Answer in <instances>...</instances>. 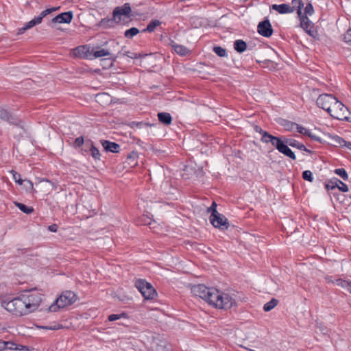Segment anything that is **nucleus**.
I'll return each instance as SVG.
<instances>
[{"mask_svg": "<svg viewBox=\"0 0 351 351\" xmlns=\"http://www.w3.org/2000/svg\"><path fill=\"white\" fill-rule=\"evenodd\" d=\"M43 300L38 291H28L10 301H3L2 307L16 316H23L36 311Z\"/></svg>", "mask_w": 351, "mask_h": 351, "instance_id": "nucleus-1", "label": "nucleus"}, {"mask_svg": "<svg viewBox=\"0 0 351 351\" xmlns=\"http://www.w3.org/2000/svg\"><path fill=\"white\" fill-rule=\"evenodd\" d=\"M272 8L280 14L291 13L295 11L300 21L298 27L307 33V5L304 6L302 0H292L291 5L285 3L274 4Z\"/></svg>", "mask_w": 351, "mask_h": 351, "instance_id": "nucleus-2", "label": "nucleus"}, {"mask_svg": "<svg viewBox=\"0 0 351 351\" xmlns=\"http://www.w3.org/2000/svg\"><path fill=\"white\" fill-rule=\"evenodd\" d=\"M213 291L211 306L219 309L228 310L237 306L235 298L228 293L215 289Z\"/></svg>", "mask_w": 351, "mask_h": 351, "instance_id": "nucleus-3", "label": "nucleus"}, {"mask_svg": "<svg viewBox=\"0 0 351 351\" xmlns=\"http://www.w3.org/2000/svg\"><path fill=\"white\" fill-rule=\"evenodd\" d=\"M328 113L334 119L351 121V113L348 108L336 97L333 101Z\"/></svg>", "mask_w": 351, "mask_h": 351, "instance_id": "nucleus-4", "label": "nucleus"}, {"mask_svg": "<svg viewBox=\"0 0 351 351\" xmlns=\"http://www.w3.org/2000/svg\"><path fill=\"white\" fill-rule=\"evenodd\" d=\"M77 300L76 294L71 291H65L49 307V311L56 312L60 308L73 304Z\"/></svg>", "mask_w": 351, "mask_h": 351, "instance_id": "nucleus-5", "label": "nucleus"}, {"mask_svg": "<svg viewBox=\"0 0 351 351\" xmlns=\"http://www.w3.org/2000/svg\"><path fill=\"white\" fill-rule=\"evenodd\" d=\"M215 289L214 287H207L204 285L199 284L193 286L191 292L194 295L201 298L210 304L213 293H214L213 290Z\"/></svg>", "mask_w": 351, "mask_h": 351, "instance_id": "nucleus-6", "label": "nucleus"}, {"mask_svg": "<svg viewBox=\"0 0 351 351\" xmlns=\"http://www.w3.org/2000/svg\"><path fill=\"white\" fill-rule=\"evenodd\" d=\"M135 286L145 300H152L157 295L152 285L145 280H137L135 282Z\"/></svg>", "mask_w": 351, "mask_h": 351, "instance_id": "nucleus-7", "label": "nucleus"}, {"mask_svg": "<svg viewBox=\"0 0 351 351\" xmlns=\"http://www.w3.org/2000/svg\"><path fill=\"white\" fill-rule=\"evenodd\" d=\"M324 143L335 147L346 146L351 149V143H347L343 138L335 134H326Z\"/></svg>", "mask_w": 351, "mask_h": 351, "instance_id": "nucleus-8", "label": "nucleus"}, {"mask_svg": "<svg viewBox=\"0 0 351 351\" xmlns=\"http://www.w3.org/2000/svg\"><path fill=\"white\" fill-rule=\"evenodd\" d=\"M335 98L330 94H321L316 99V105L328 112Z\"/></svg>", "mask_w": 351, "mask_h": 351, "instance_id": "nucleus-9", "label": "nucleus"}, {"mask_svg": "<svg viewBox=\"0 0 351 351\" xmlns=\"http://www.w3.org/2000/svg\"><path fill=\"white\" fill-rule=\"evenodd\" d=\"M212 225L221 230H227L229 227V223L227 218L222 214L219 213L209 218Z\"/></svg>", "mask_w": 351, "mask_h": 351, "instance_id": "nucleus-10", "label": "nucleus"}, {"mask_svg": "<svg viewBox=\"0 0 351 351\" xmlns=\"http://www.w3.org/2000/svg\"><path fill=\"white\" fill-rule=\"evenodd\" d=\"M131 7L129 3H125L122 7H117L112 12L115 23H119L121 16H128L131 12Z\"/></svg>", "mask_w": 351, "mask_h": 351, "instance_id": "nucleus-11", "label": "nucleus"}, {"mask_svg": "<svg viewBox=\"0 0 351 351\" xmlns=\"http://www.w3.org/2000/svg\"><path fill=\"white\" fill-rule=\"evenodd\" d=\"M257 31L259 34L264 37H270L273 34L271 25L268 19H265L258 23Z\"/></svg>", "mask_w": 351, "mask_h": 351, "instance_id": "nucleus-12", "label": "nucleus"}, {"mask_svg": "<svg viewBox=\"0 0 351 351\" xmlns=\"http://www.w3.org/2000/svg\"><path fill=\"white\" fill-rule=\"evenodd\" d=\"M326 133L322 132L320 130L315 128L313 129H308V138L312 141L317 142L319 143H324Z\"/></svg>", "mask_w": 351, "mask_h": 351, "instance_id": "nucleus-13", "label": "nucleus"}, {"mask_svg": "<svg viewBox=\"0 0 351 351\" xmlns=\"http://www.w3.org/2000/svg\"><path fill=\"white\" fill-rule=\"evenodd\" d=\"M73 15L71 11L61 13L51 20V23H70Z\"/></svg>", "mask_w": 351, "mask_h": 351, "instance_id": "nucleus-14", "label": "nucleus"}, {"mask_svg": "<svg viewBox=\"0 0 351 351\" xmlns=\"http://www.w3.org/2000/svg\"><path fill=\"white\" fill-rule=\"evenodd\" d=\"M152 338V348L154 351H169L168 345L166 341L156 339L152 333H150Z\"/></svg>", "mask_w": 351, "mask_h": 351, "instance_id": "nucleus-15", "label": "nucleus"}, {"mask_svg": "<svg viewBox=\"0 0 351 351\" xmlns=\"http://www.w3.org/2000/svg\"><path fill=\"white\" fill-rule=\"evenodd\" d=\"M326 279L328 282H332L333 284H335L337 286L341 287L344 290L351 293V281L343 280L341 278L332 280L331 277H327Z\"/></svg>", "mask_w": 351, "mask_h": 351, "instance_id": "nucleus-16", "label": "nucleus"}, {"mask_svg": "<svg viewBox=\"0 0 351 351\" xmlns=\"http://www.w3.org/2000/svg\"><path fill=\"white\" fill-rule=\"evenodd\" d=\"M101 143L104 147V149L106 152H110L112 153H118L119 151V145L114 143V142H110L109 141L103 140L101 141Z\"/></svg>", "mask_w": 351, "mask_h": 351, "instance_id": "nucleus-17", "label": "nucleus"}, {"mask_svg": "<svg viewBox=\"0 0 351 351\" xmlns=\"http://www.w3.org/2000/svg\"><path fill=\"white\" fill-rule=\"evenodd\" d=\"M0 119L12 124L17 123V119L12 116L6 110L0 107Z\"/></svg>", "mask_w": 351, "mask_h": 351, "instance_id": "nucleus-18", "label": "nucleus"}, {"mask_svg": "<svg viewBox=\"0 0 351 351\" xmlns=\"http://www.w3.org/2000/svg\"><path fill=\"white\" fill-rule=\"evenodd\" d=\"M40 18L35 17L32 20L29 21L28 23H27L24 27L19 29L18 34H23L26 30L32 28L36 25L40 24Z\"/></svg>", "mask_w": 351, "mask_h": 351, "instance_id": "nucleus-19", "label": "nucleus"}, {"mask_svg": "<svg viewBox=\"0 0 351 351\" xmlns=\"http://www.w3.org/2000/svg\"><path fill=\"white\" fill-rule=\"evenodd\" d=\"M278 150L285 154L286 156L289 157L291 159H295V156L294 153L288 147V146L286 145V142L284 141V142L282 143V145L279 147Z\"/></svg>", "mask_w": 351, "mask_h": 351, "instance_id": "nucleus-20", "label": "nucleus"}, {"mask_svg": "<svg viewBox=\"0 0 351 351\" xmlns=\"http://www.w3.org/2000/svg\"><path fill=\"white\" fill-rule=\"evenodd\" d=\"M171 45L173 50L179 55L185 56L189 51V50L184 45H178L173 41L171 42Z\"/></svg>", "mask_w": 351, "mask_h": 351, "instance_id": "nucleus-21", "label": "nucleus"}, {"mask_svg": "<svg viewBox=\"0 0 351 351\" xmlns=\"http://www.w3.org/2000/svg\"><path fill=\"white\" fill-rule=\"evenodd\" d=\"M158 118L160 123L166 125H170L172 121V117L171 114L167 112H159L158 114Z\"/></svg>", "mask_w": 351, "mask_h": 351, "instance_id": "nucleus-22", "label": "nucleus"}, {"mask_svg": "<svg viewBox=\"0 0 351 351\" xmlns=\"http://www.w3.org/2000/svg\"><path fill=\"white\" fill-rule=\"evenodd\" d=\"M308 36L313 37L315 40H319V34L317 27L308 20Z\"/></svg>", "mask_w": 351, "mask_h": 351, "instance_id": "nucleus-23", "label": "nucleus"}, {"mask_svg": "<svg viewBox=\"0 0 351 351\" xmlns=\"http://www.w3.org/2000/svg\"><path fill=\"white\" fill-rule=\"evenodd\" d=\"M138 154L136 152H132L127 156L126 162L131 167H134L137 165Z\"/></svg>", "mask_w": 351, "mask_h": 351, "instance_id": "nucleus-24", "label": "nucleus"}, {"mask_svg": "<svg viewBox=\"0 0 351 351\" xmlns=\"http://www.w3.org/2000/svg\"><path fill=\"white\" fill-rule=\"evenodd\" d=\"M280 125L285 128V130L287 131H295V128L296 127V123L287 119H281L279 122Z\"/></svg>", "mask_w": 351, "mask_h": 351, "instance_id": "nucleus-25", "label": "nucleus"}, {"mask_svg": "<svg viewBox=\"0 0 351 351\" xmlns=\"http://www.w3.org/2000/svg\"><path fill=\"white\" fill-rule=\"evenodd\" d=\"M234 48L237 52L242 53L246 49L247 44L243 40H237L234 43Z\"/></svg>", "mask_w": 351, "mask_h": 351, "instance_id": "nucleus-26", "label": "nucleus"}, {"mask_svg": "<svg viewBox=\"0 0 351 351\" xmlns=\"http://www.w3.org/2000/svg\"><path fill=\"white\" fill-rule=\"evenodd\" d=\"M97 50H95L93 53L94 58H98L100 57L108 56L111 55L110 51L108 49H100L99 47H97Z\"/></svg>", "mask_w": 351, "mask_h": 351, "instance_id": "nucleus-27", "label": "nucleus"}, {"mask_svg": "<svg viewBox=\"0 0 351 351\" xmlns=\"http://www.w3.org/2000/svg\"><path fill=\"white\" fill-rule=\"evenodd\" d=\"M339 182H341V180L335 178L326 183L325 187L328 191L333 190L339 186Z\"/></svg>", "mask_w": 351, "mask_h": 351, "instance_id": "nucleus-28", "label": "nucleus"}, {"mask_svg": "<svg viewBox=\"0 0 351 351\" xmlns=\"http://www.w3.org/2000/svg\"><path fill=\"white\" fill-rule=\"evenodd\" d=\"M278 304V300L275 298H272L269 302H268L264 304L263 310L265 312L270 311L274 308H275Z\"/></svg>", "mask_w": 351, "mask_h": 351, "instance_id": "nucleus-29", "label": "nucleus"}, {"mask_svg": "<svg viewBox=\"0 0 351 351\" xmlns=\"http://www.w3.org/2000/svg\"><path fill=\"white\" fill-rule=\"evenodd\" d=\"M114 22V17L112 19H103L100 21L99 25L104 28H108L112 27Z\"/></svg>", "mask_w": 351, "mask_h": 351, "instance_id": "nucleus-30", "label": "nucleus"}, {"mask_svg": "<svg viewBox=\"0 0 351 351\" xmlns=\"http://www.w3.org/2000/svg\"><path fill=\"white\" fill-rule=\"evenodd\" d=\"M160 24V22L158 20L152 21L147 26V27L143 29V32H152L154 31L156 27Z\"/></svg>", "mask_w": 351, "mask_h": 351, "instance_id": "nucleus-31", "label": "nucleus"}, {"mask_svg": "<svg viewBox=\"0 0 351 351\" xmlns=\"http://www.w3.org/2000/svg\"><path fill=\"white\" fill-rule=\"evenodd\" d=\"M139 33V30L136 27H132L128 29H127L125 33L124 36L127 38H132L134 36L137 35Z\"/></svg>", "mask_w": 351, "mask_h": 351, "instance_id": "nucleus-32", "label": "nucleus"}, {"mask_svg": "<svg viewBox=\"0 0 351 351\" xmlns=\"http://www.w3.org/2000/svg\"><path fill=\"white\" fill-rule=\"evenodd\" d=\"M14 204L24 213L30 214L34 211L32 207H28L22 203L15 202Z\"/></svg>", "mask_w": 351, "mask_h": 351, "instance_id": "nucleus-33", "label": "nucleus"}, {"mask_svg": "<svg viewBox=\"0 0 351 351\" xmlns=\"http://www.w3.org/2000/svg\"><path fill=\"white\" fill-rule=\"evenodd\" d=\"M23 189L30 193H33L35 191L33 182L29 180H25V182H23Z\"/></svg>", "mask_w": 351, "mask_h": 351, "instance_id": "nucleus-34", "label": "nucleus"}, {"mask_svg": "<svg viewBox=\"0 0 351 351\" xmlns=\"http://www.w3.org/2000/svg\"><path fill=\"white\" fill-rule=\"evenodd\" d=\"M86 45L79 46L74 49L75 56L85 58Z\"/></svg>", "mask_w": 351, "mask_h": 351, "instance_id": "nucleus-35", "label": "nucleus"}, {"mask_svg": "<svg viewBox=\"0 0 351 351\" xmlns=\"http://www.w3.org/2000/svg\"><path fill=\"white\" fill-rule=\"evenodd\" d=\"M260 134H262L261 141L263 143H271V138L273 136L269 133H267L265 131H263L262 129H260Z\"/></svg>", "mask_w": 351, "mask_h": 351, "instance_id": "nucleus-36", "label": "nucleus"}, {"mask_svg": "<svg viewBox=\"0 0 351 351\" xmlns=\"http://www.w3.org/2000/svg\"><path fill=\"white\" fill-rule=\"evenodd\" d=\"M59 8H48L45 10H43L39 16H36V18H40V23H41L42 20L44 17H45L47 15L51 14V12L57 10Z\"/></svg>", "mask_w": 351, "mask_h": 351, "instance_id": "nucleus-37", "label": "nucleus"}, {"mask_svg": "<svg viewBox=\"0 0 351 351\" xmlns=\"http://www.w3.org/2000/svg\"><path fill=\"white\" fill-rule=\"evenodd\" d=\"M334 172L344 180H347L348 179V175L346 171L343 168L336 169Z\"/></svg>", "mask_w": 351, "mask_h": 351, "instance_id": "nucleus-38", "label": "nucleus"}, {"mask_svg": "<svg viewBox=\"0 0 351 351\" xmlns=\"http://www.w3.org/2000/svg\"><path fill=\"white\" fill-rule=\"evenodd\" d=\"M217 204L215 202H213L211 206L207 208V212L210 213V217H213V215H216L219 213L217 210Z\"/></svg>", "mask_w": 351, "mask_h": 351, "instance_id": "nucleus-39", "label": "nucleus"}, {"mask_svg": "<svg viewBox=\"0 0 351 351\" xmlns=\"http://www.w3.org/2000/svg\"><path fill=\"white\" fill-rule=\"evenodd\" d=\"M213 51L219 57H225L226 56V51L221 47L217 46L213 47Z\"/></svg>", "mask_w": 351, "mask_h": 351, "instance_id": "nucleus-40", "label": "nucleus"}, {"mask_svg": "<svg viewBox=\"0 0 351 351\" xmlns=\"http://www.w3.org/2000/svg\"><path fill=\"white\" fill-rule=\"evenodd\" d=\"M90 150L91 156H93V158H94L95 159H97V160H99L100 158L99 151L98 150V149L97 147H95L94 146V145L93 143H91V147H90Z\"/></svg>", "mask_w": 351, "mask_h": 351, "instance_id": "nucleus-41", "label": "nucleus"}, {"mask_svg": "<svg viewBox=\"0 0 351 351\" xmlns=\"http://www.w3.org/2000/svg\"><path fill=\"white\" fill-rule=\"evenodd\" d=\"M283 142L284 141L281 140L278 137L273 136L271 144L278 149Z\"/></svg>", "mask_w": 351, "mask_h": 351, "instance_id": "nucleus-42", "label": "nucleus"}, {"mask_svg": "<svg viewBox=\"0 0 351 351\" xmlns=\"http://www.w3.org/2000/svg\"><path fill=\"white\" fill-rule=\"evenodd\" d=\"M86 53H85V58H88L90 60H92L93 58V53L95 52L94 49H91L90 47H88L86 45Z\"/></svg>", "mask_w": 351, "mask_h": 351, "instance_id": "nucleus-43", "label": "nucleus"}, {"mask_svg": "<svg viewBox=\"0 0 351 351\" xmlns=\"http://www.w3.org/2000/svg\"><path fill=\"white\" fill-rule=\"evenodd\" d=\"M121 317H126L125 313H121V314H111L108 316V320L110 322H113L115 320H117L120 319Z\"/></svg>", "mask_w": 351, "mask_h": 351, "instance_id": "nucleus-44", "label": "nucleus"}, {"mask_svg": "<svg viewBox=\"0 0 351 351\" xmlns=\"http://www.w3.org/2000/svg\"><path fill=\"white\" fill-rule=\"evenodd\" d=\"M118 54L125 56L130 58H138V56L136 53H132L129 51H123L122 50V51H120Z\"/></svg>", "mask_w": 351, "mask_h": 351, "instance_id": "nucleus-45", "label": "nucleus"}, {"mask_svg": "<svg viewBox=\"0 0 351 351\" xmlns=\"http://www.w3.org/2000/svg\"><path fill=\"white\" fill-rule=\"evenodd\" d=\"M132 125L139 129L143 128H147L148 126L151 125L148 123H143V122H132Z\"/></svg>", "mask_w": 351, "mask_h": 351, "instance_id": "nucleus-46", "label": "nucleus"}, {"mask_svg": "<svg viewBox=\"0 0 351 351\" xmlns=\"http://www.w3.org/2000/svg\"><path fill=\"white\" fill-rule=\"evenodd\" d=\"M343 39L346 43L351 44V28L347 30L344 34Z\"/></svg>", "mask_w": 351, "mask_h": 351, "instance_id": "nucleus-47", "label": "nucleus"}, {"mask_svg": "<svg viewBox=\"0 0 351 351\" xmlns=\"http://www.w3.org/2000/svg\"><path fill=\"white\" fill-rule=\"evenodd\" d=\"M295 130H296L298 133L302 134H307V130L300 126V125L296 123V127L295 128Z\"/></svg>", "mask_w": 351, "mask_h": 351, "instance_id": "nucleus-48", "label": "nucleus"}, {"mask_svg": "<svg viewBox=\"0 0 351 351\" xmlns=\"http://www.w3.org/2000/svg\"><path fill=\"white\" fill-rule=\"evenodd\" d=\"M337 188H338L339 190L342 192L348 191V186L345 183H343L342 181H341V182H339V186H337Z\"/></svg>", "mask_w": 351, "mask_h": 351, "instance_id": "nucleus-49", "label": "nucleus"}, {"mask_svg": "<svg viewBox=\"0 0 351 351\" xmlns=\"http://www.w3.org/2000/svg\"><path fill=\"white\" fill-rule=\"evenodd\" d=\"M84 140L83 136L77 137L75 141V145L76 147H81L84 144Z\"/></svg>", "mask_w": 351, "mask_h": 351, "instance_id": "nucleus-50", "label": "nucleus"}, {"mask_svg": "<svg viewBox=\"0 0 351 351\" xmlns=\"http://www.w3.org/2000/svg\"><path fill=\"white\" fill-rule=\"evenodd\" d=\"M17 344L14 343L12 341H7L6 350H16Z\"/></svg>", "mask_w": 351, "mask_h": 351, "instance_id": "nucleus-51", "label": "nucleus"}, {"mask_svg": "<svg viewBox=\"0 0 351 351\" xmlns=\"http://www.w3.org/2000/svg\"><path fill=\"white\" fill-rule=\"evenodd\" d=\"M48 230L52 232H56L58 230V225L56 223L51 224L48 226Z\"/></svg>", "mask_w": 351, "mask_h": 351, "instance_id": "nucleus-52", "label": "nucleus"}, {"mask_svg": "<svg viewBox=\"0 0 351 351\" xmlns=\"http://www.w3.org/2000/svg\"><path fill=\"white\" fill-rule=\"evenodd\" d=\"M10 173L12 174L13 179L14 180L15 182H16L17 180L21 178V175L14 170H11Z\"/></svg>", "mask_w": 351, "mask_h": 351, "instance_id": "nucleus-53", "label": "nucleus"}, {"mask_svg": "<svg viewBox=\"0 0 351 351\" xmlns=\"http://www.w3.org/2000/svg\"><path fill=\"white\" fill-rule=\"evenodd\" d=\"M287 144H289L290 146L295 147L297 145L296 141L289 140L287 138H285L284 140Z\"/></svg>", "mask_w": 351, "mask_h": 351, "instance_id": "nucleus-54", "label": "nucleus"}, {"mask_svg": "<svg viewBox=\"0 0 351 351\" xmlns=\"http://www.w3.org/2000/svg\"><path fill=\"white\" fill-rule=\"evenodd\" d=\"M43 328H45V329H49V330H58L60 328H62V326L60 325H55L53 326H43L42 327Z\"/></svg>", "mask_w": 351, "mask_h": 351, "instance_id": "nucleus-55", "label": "nucleus"}, {"mask_svg": "<svg viewBox=\"0 0 351 351\" xmlns=\"http://www.w3.org/2000/svg\"><path fill=\"white\" fill-rule=\"evenodd\" d=\"M7 341L0 340V351L6 350Z\"/></svg>", "mask_w": 351, "mask_h": 351, "instance_id": "nucleus-56", "label": "nucleus"}, {"mask_svg": "<svg viewBox=\"0 0 351 351\" xmlns=\"http://www.w3.org/2000/svg\"><path fill=\"white\" fill-rule=\"evenodd\" d=\"M16 350H25V351H29L30 349L27 346H22V345H18L16 348Z\"/></svg>", "mask_w": 351, "mask_h": 351, "instance_id": "nucleus-57", "label": "nucleus"}, {"mask_svg": "<svg viewBox=\"0 0 351 351\" xmlns=\"http://www.w3.org/2000/svg\"><path fill=\"white\" fill-rule=\"evenodd\" d=\"M40 182H46L49 183L51 186V191L53 190V189H56V184L54 183L51 182L48 179H43Z\"/></svg>", "mask_w": 351, "mask_h": 351, "instance_id": "nucleus-58", "label": "nucleus"}, {"mask_svg": "<svg viewBox=\"0 0 351 351\" xmlns=\"http://www.w3.org/2000/svg\"><path fill=\"white\" fill-rule=\"evenodd\" d=\"M103 97L108 98V95H107L106 93H100V94H97L96 95V98H97V101L100 100Z\"/></svg>", "mask_w": 351, "mask_h": 351, "instance_id": "nucleus-59", "label": "nucleus"}, {"mask_svg": "<svg viewBox=\"0 0 351 351\" xmlns=\"http://www.w3.org/2000/svg\"><path fill=\"white\" fill-rule=\"evenodd\" d=\"M314 13V10L311 3H308V16L312 15Z\"/></svg>", "mask_w": 351, "mask_h": 351, "instance_id": "nucleus-60", "label": "nucleus"}, {"mask_svg": "<svg viewBox=\"0 0 351 351\" xmlns=\"http://www.w3.org/2000/svg\"><path fill=\"white\" fill-rule=\"evenodd\" d=\"M302 178L304 180H307V170L303 171Z\"/></svg>", "mask_w": 351, "mask_h": 351, "instance_id": "nucleus-61", "label": "nucleus"}, {"mask_svg": "<svg viewBox=\"0 0 351 351\" xmlns=\"http://www.w3.org/2000/svg\"><path fill=\"white\" fill-rule=\"evenodd\" d=\"M18 184L22 185L23 182H25V180H22L21 178L16 180V182Z\"/></svg>", "mask_w": 351, "mask_h": 351, "instance_id": "nucleus-62", "label": "nucleus"}, {"mask_svg": "<svg viewBox=\"0 0 351 351\" xmlns=\"http://www.w3.org/2000/svg\"><path fill=\"white\" fill-rule=\"evenodd\" d=\"M313 178H312V173L308 171V182H312Z\"/></svg>", "mask_w": 351, "mask_h": 351, "instance_id": "nucleus-63", "label": "nucleus"}, {"mask_svg": "<svg viewBox=\"0 0 351 351\" xmlns=\"http://www.w3.org/2000/svg\"><path fill=\"white\" fill-rule=\"evenodd\" d=\"M297 146L301 149H304V150H306V148H305V146L302 144H299V145H297Z\"/></svg>", "mask_w": 351, "mask_h": 351, "instance_id": "nucleus-64", "label": "nucleus"}]
</instances>
